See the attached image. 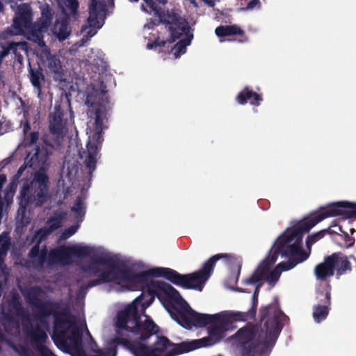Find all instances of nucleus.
Masks as SVG:
<instances>
[{
  "label": "nucleus",
  "instance_id": "nucleus-21",
  "mask_svg": "<svg viewBox=\"0 0 356 356\" xmlns=\"http://www.w3.org/2000/svg\"><path fill=\"white\" fill-rule=\"evenodd\" d=\"M330 286L325 291L317 293L316 300L318 303L313 307V318L316 323L325 320L328 316L331 305Z\"/></svg>",
  "mask_w": 356,
  "mask_h": 356
},
{
  "label": "nucleus",
  "instance_id": "nucleus-48",
  "mask_svg": "<svg viewBox=\"0 0 356 356\" xmlns=\"http://www.w3.org/2000/svg\"><path fill=\"white\" fill-rule=\"evenodd\" d=\"M343 239L344 241V246L346 248H351L355 244V238L348 235L347 232H343Z\"/></svg>",
  "mask_w": 356,
  "mask_h": 356
},
{
  "label": "nucleus",
  "instance_id": "nucleus-26",
  "mask_svg": "<svg viewBox=\"0 0 356 356\" xmlns=\"http://www.w3.org/2000/svg\"><path fill=\"white\" fill-rule=\"evenodd\" d=\"M334 258V271L336 270L337 276L339 277L346 272H350L352 270V265L349 261L346 255L343 254L341 252H334L328 257H333Z\"/></svg>",
  "mask_w": 356,
  "mask_h": 356
},
{
  "label": "nucleus",
  "instance_id": "nucleus-38",
  "mask_svg": "<svg viewBox=\"0 0 356 356\" xmlns=\"http://www.w3.org/2000/svg\"><path fill=\"white\" fill-rule=\"evenodd\" d=\"M330 229H322L318 232H316L312 235H309L306 239L307 248L310 250L312 245L316 242L323 238L327 233L330 232Z\"/></svg>",
  "mask_w": 356,
  "mask_h": 356
},
{
  "label": "nucleus",
  "instance_id": "nucleus-5",
  "mask_svg": "<svg viewBox=\"0 0 356 356\" xmlns=\"http://www.w3.org/2000/svg\"><path fill=\"white\" fill-rule=\"evenodd\" d=\"M221 259H225L229 265L231 273L229 277H239L242 267V261L231 254L219 253L211 257L205 261L202 267L191 273L180 274L175 270H163L166 280L172 284L186 289H194L202 291L206 282L211 277L216 262Z\"/></svg>",
  "mask_w": 356,
  "mask_h": 356
},
{
  "label": "nucleus",
  "instance_id": "nucleus-3",
  "mask_svg": "<svg viewBox=\"0 0 356 356\" xmlns=\"http://www.w3.org/2000/svg\"><path fill=\"white\" fill-rule=\"evenodd\" d=\"M53 145L47 140L40 147L35 145L33 153L29 152L24 163L19 167L15 175V179H19L27 167L38 170L32 180L23 184L20 191L19 204L24 209L33 204L40 207L47 200L49 177L47 170L49 166V156L53 152Z\"/></svg>",
  "mask_w": 356,
  "mask_h": 356
},
{
  "label": "nucleus",
  "instance_id": "nucleus-54",
  "mask_svg": "<svg viewBox=\"0 0 356 356\" xmlns=\"http://www.w3.org/2000/svg\"><path fill=\"white\" fill-rule=\"evenodd\" d=\"M6 181V176L4 174H0V190Z\"/></svg>",
  "mask_w": 356,
  "mask_h": 356
},
{
  "label": "nucleus",
  "instance_id": "nucleus-32",
  "mask_svg": "<svg viewBox=\"0 0 356 356\" xmlns=\"http://www.w3.org/2000/svg\"><path fill=\"white\" fill-rule=\"evenodd\" d=\"M216 35L219 38L232 35H242L244 31L236 25L219 26L215 29Z\"/></svg>",
  "mask_w": 356,
  "mask_h": 356
},
{
  "label": "nucleus",
  "instance_id": "nucleus-25",
  "mask_svg": "<svg viewBox=\"0 0 356 356\" xmlns=\"http://www.w3.org/2000/svg\"><path fill=\"white\" fill-rule=\"evenodd\" d=\"M262 101L261 95L251 90L249 86H245L236 97V102L241 105L249 102L252 106H258Z\"/></svg>",
  "mask_w": 356,
  "mask_h": 356
},
{
  "label": "nucleus",
  "instance_id": "nucleus-56",
  "mask_svg": "<svg viewBox=\"0 0 356 356\" xmlns=\"http://www.w3.org/2000/svg\"><path fill=\"white\" fill-rule=\"evenodd\" d=\"M154 42H156V47H165L167 43L166 41L160 40L159 38L156 39Z\"/></svg>",
  "mask_w": 356,
  "mask_h": 356
},
{
  "label": "nucleus",
  "instance_id": "nucleus-44",
  "mask_svg": "<svg viewBox=\"0 0 356 356\" xmlns=\"http://www.w3.org/2000/svg\"><path fill=\"white\" fill-rule=\"evenodd\" d=\"M10 44L13 47V53L17 55V51L19 50L28 52L29 49V44L27 42H10Z\"/></svg>",
  "mask_w": 356,
  "mask_h": 356
},
{
  "label": "nucleus",
  "instance_id": "nucleus-14",
  "mask_svg": "<svg viewBox=\"0 0 356 356\" xmlns=\"http://www.w3.org/2000/svg\"><path fill=\"white\" fill-rule=\"evenodd\" d=\"M213 321L209 324V336L193 341H196L195 343L197 348L212 346L220 341L225 337V332L231 327V321L229 316L216 314V318Z\"/></svg>",
  "mask_w": 356,
  "mask_h": 356
},
{
  "label": "nucleus",
  "instance_id": "nucleus-59",
  "mask_svg": "<svg viewBox=\"0 0 356 356\" xmlns=\"http://www.w3.org/2000/svg\"><path fill=\"white\" fill-rule=\"evenodd\" d=\"M15 57L17 58V60L19 61V62H21L23 60V56L22 54H20V53H19L18 51H17V55H15Z\"/></svg>",
  "mask_w": 356,
  "mask_h": 356
},
{
  "label": "nucleus",
  "instance_id": "nucleus-23",
  "mask_svg": "<svg viewBox=\"0 0 356 356\" xmlns=\"http://www.w3.org/2000/svg\"><path fill=\"white\" fill-rule=\"evenodd\" d=\"M48 249L46 245H43L40 248L38 245H33L28 253V257L34 269L40 271L44 265L47 264Z\"/></svg>",
  "mask_w": 356,
  "mask_h": 356
},
{
  "label": "nucleus",
  "instance_id": "nucleus-64",
  "mask_svg": "<svg viewBox=\"0 0 356 356\" xmlns=\"http://www.w3.org/2000/svg\"><path fill=\"white\" fill-rule=\"evenodd\" d=\"M237 291L239 292H248L247 291L243 289H237Z\"/></svg>",
  "mask_w": 356,
  "mask_h": 356
},
{
  "label": "nucleus",
  "instance_id": "nucleus-63",
  "mask_svg": "<svg viewBox=\"0 0 356 356\" xmlns=\"http://www.w3.org/2000/svg\"><path fill=\"white\" fill-rule=\"evenodd\" d=\"M141 9L145 11V12H147V10L146 9V8L145 7V6L143 4L141 5Z\"/></svg>",
  "mask_w": 356,
  "mask_h": 356
},
{
  "label": "nucleus",
  "instance_id": "nucleus-15",
  "mask_svg": "<svg viewBox=\"0 0 356 356\" xmlns=\"http://www.w3.org/2000/svg\"><path fill=\"white\" fill-rule=\"evenodd\" d=\"M124 269L110 268L109 270H104L100 268L99 266L95 265H88L84 268L86 272L90 273L92 275L96 277V279L90 280L86 284H82L80 286L79 291L83 292L90 288L99 285L104 283L115 282L118 280H124L122 277V271Z\"/></svg>",
  "mask_w": 356,
  "mask_h": 356
},
{
  "label": "nucleus",
  "instance_id": "nucleus-11",
  "mask_svg": "<svg viewBox=\"0 0 356 356\" xmlns=\"http://www.w3.org/2000/svg\"><path fill=\"white\" fill-rule=\"evenodd\" d=\"M184 305L179 307L172 306L169 309L171 317L181 326L186 329L193 327H203L209 325L214 318L216 314H200L193 310L186 302Z\"/></svg>",
  "mask_w": 356,
  "mask_h": 356
},
{
  "label": "nucleus",
  "instance_id": "nucleus-22",
  "mask_svg": "<svg viewBox=\"0 0 356 356\" xmlns=\"http://www.w3.org/2000/svg\"><path fill=\"white\" fill-rule=\"evenodd\" d=\"M67 120L64 118V112L60 105L54 106V112L49 114V133L59 139L64 136L67 131Z\"/></svg>",
  "mask_w": 356,
  "mask_h": 356
},
{
  "label": "nucleus",
  "instance_id": "nucleus-8",
  "mask_svg": "<svg viewBox=\"0 0 356 356\" xmlns=\"http://www.w3.org/2000/svg\"><path fill=\"white\" fill-rule=\"evenodd\" d=\"M195 342L175 343L165 336H157L156 341L150 347L139 341H133V343L138 348L141 356H177L197 349Z\"/></svg>",
  "mask_w": 356,
  "mask_h": 356
},
{
  "label": "nucleus",
  "instance_id": "nucleus-41",
  "mask_svg": "<svg viewBox=\"0 0 356 356\" xmlns=\"http://www.w3.org/2000/svg\"><path fill=\"white\" fill-rule=\"evenodd\" d=\"M41 292L38 286L32 287L28 293L29 302L34 307L42 300L39 298Z\"/></svg>",
  "mask_w": 356,
  "mask_h": 356
},
{
  "label": "nucleus",
  "instance_id": "nucleus-35",
  "mask_svg": "<svg viewBox=\"0 0 356 356\" xmlns=\"http://www.w3.org/2000/svg\"><path fill=\"white\" fill-rule=\"evenodd\" d=\"M163 292L166 295V296L175 301L177 303H179L181 301H184L182 297L181 296L179 291L174 288L171 284L165 282L163 284Z\"/></svg>",
  "mask_w": 356,
  "mask_h": 356
},
{
  "label": "nucleus",
  "instance_id": "nucleus-47",
  "mask_svg": "<svg viewBox=\"0 0 356 356\" xmlns=\"http://www.w3.org/2000/svg\"><path fill=\"white\" fill-rule=\"evenodd\" d=\"M83 203L80 197H78L74 207H72V211L76 213L78 215H81V213L84 214L83 212Z\"/></svg>",
  "mask_w": 356,
  "mask_h": 356
},
{
  "label": "nucleus",
  "instance_id": "nucleus-2",
  "mask_svg": "<svg viewBox=\"0 0 356 356\" xmlns=\"http://www.w3.org/2000/svg\"><path fill=\"white\" fill-rule=\"evenodd\" d=\"M259 323H248L235 334L241 356L268 355L289 318L280 308L277 297L259 310Z\"/></svg>",
  "mask_w": 356,
  "mask_h": 356
},
{
  "label": "nucleus",
  "instance_id": "nucleus-39",
  "mask_svg": "<svg viewBox=\"0 0 356 356\" xmlns=\"http://www.w3.org/2000/svg\"><path fill=\"white\" fill-rule=\"evenodd\" d=\"M256 287L254 289L252 298V307L250 308V316L251 317H255L257 313V308L258 305V297L260 291V288L262 286V282H259L255 283Z\"/></svg>",
  "mask_w": 356,
  "mask_h": 356
},
{
  "label": "nucleus",
  "instance_id": "nucleus-16",
  "mask_svg": "<svg viewBox=\"0 0 356 356\" xmlns=\"http://www.w3.org/2000/svg\"><path fill=\"white\" fill-rule=\"evenodd\" d=\"M106 6L104 0H91L88 6L89 16L87 19V24L83 26L82 31H85L88 28L87 35L92 37L96 33L93 29H99L104 23Z\"/></svg>",
  "mask_w": 356,
  "mask_h": 356
},
{
  "label": "nucleus",
  "instance_id": "nucleus-49",
  "mask_svg": "<svg viewBox=\"0 0 356 356\" xmlns=\"http://www.w3.org/2000/svg\"><path fill=\"white\" fill-rule=\"evenodd\" d=\"M261 2L259 0H251L248 2L245 7V10H252L256 6H260Z\"/></svg>",
  "mask_w": 356,
  "mask_h": 356
},
{
  "label": "nucleus",
  "instance_id": "nucleus-18",
  "mask_svg": "<svg viewBox=\"0 0 356 356\" xmlns=\"http://www.w3.org/2000/svg\"><path fill=\"white\" fill-rule=\"evenodd\" d=\"M144 321L140 318L137 321V325L133 328L131 334L135 338L132 341H145L152 336L159 332V327L154 322L150 316L145 315ZM129 340V339H128Z\"/></svg>",
  "mask_w": 356,
  "mask_h": 356
},
{
  "label": "nucleus",
  "instance_id": "nucleus-7",
  "mask_svg": "<svg viewBox=\"0 0 356 356\" xmlns=\"http://www.w3.org/2000/svg\"><path fill=\"white\" fill-rule=\"evenodd\" d=\"M163 270H171V268L156 267L141 273H134L129 269H124L122 272V278L124 280L130 283H134L137 284L138 286L141 287L143 291H147L149 299L146 301H144V299H143L145 308L149 307L154 302L157 291L160 290L162 291L163 289V284H165V282L154 280L152 278V277H164L166 279V277L163 275L165 271ZM142 293L145 295L144 292ZM143 298H145V297Z\"/></svg>",
  "mask_w": 356,
  "mask_h": 356
},
{
  "label": "nucleus",
  "instance_id": "nucleus-19",
  "mask_svg": "<svg viewBox=\"0 0 356 356\" xmlns=\"http://www.w3.org/2000/svg\"><path fill=\"white\" fill-rule=\"evenodd\" d=\"M33 11L30 4L22 3L19 5L15 10V15L13 19V27L18 33L24 31H31L32 34L33 27Z\"/></svg>",
  "mask_w": 356,
  "mask_h": 356
},
{
  "label": "nucleus",
  "instance_id": "nucleus-60",
  "mask_svg": "<svg viewBox=\"0 0 356 356\" xmlns=\"http://www.w3.org/2000/svg\"><path fill=\"white\" fill-rule=\"evenodd\" d=\"M209 6H213L214 5V0H202Z\"/></svg>",
  "mask_w": 356,
  "mask_h": 356
},
{
  "label": "nucleus",
  "instance_id": "nucleus-12",
  "mask_svg": "<svg viewBox=\"0 0 356 356\" xmlns=\"http://www.w3.org/2000/svg\"><path fill=\"white\" fill-rule=\"evenodd\" d=\"M145 296V295L141 293L131 304L126 305L118 312L115 321L117 336L115 339L118 337L124 338L122 331L126 330L131 333L133 328L137 325V321L141 317L138 305L140 304L143 307H145V304L143 302Z\"/></svg>",
  "mask_w": 356,
  "mask_h": 356
},
{
  "label": "nucleus",
  "instance_id": "nucleus-33",
  "mask_svg": "<svg viewBox=\"0 0 356 356\" xmlns=\"http://www.w3.org/2000/svg\"><path fill=\"white\" fill-rule=\"evenodd\" d=\"M30 81L35 88L37 89L38 95L42 92V81H44V76L40 68H29Z\"/></svg>",
  "mask_w": 356,
  "mask_h": 356
},
{
  "label": "nucleus",
  "instance_id": "nucleus-61",
  "mask_svg": "<svg viewBox=\"0 0 356 356\" xmlns=\"http://www.w3.org/2000/svg\"><path fill=\"white\" fill-rule=\"evenodd\" d=\"M156 1L162 5H165L168 2V0H156Z\"/></svg>",
  "mask_w": 356,
  "mask_h": 356
},
{
  "label": "nucleus",
  "instance_id": "nucleus-27",
  "mask_svg": "<svg viewBox=\"0 0 356 356\" xmlns=\"http://www.w3.org/2000/svg\"><path fill=\"white\" fill-rule=\"evenodd\" d=\"M47 67L49 73L56 81H65V74L60 60L56 56H50L47 59Z\"/></svg>",
  "mask_w": 356,
  "mask_h": 356
},
{
  "label": "nucleus",
  "instance_id": "nucleus-20",
  "mask_svg": "<svg viewBox=\"0 0 356 356\" xmlns=\"http://www.w3.org/2000/svg\"><path fill=\"white\" fill-rule=\"evenodd\" d=\"M41 17L33 24L32 27V36L35 41H42L43 33L46 32L51 25L54 13L48 3L40 7Z\"/></svg>",
  "mask_w": 356,
  "mask_h": 356
},
{
  "label": "nucleus",
  "instance_id": "nucleus-50",
  "mask_svg": "<svg viewBox=\"0 0 356 356\" xmlns=\"http://www.w3.org/2000/svg\"><path fill=\"white\" fill-rule=\"evenodd\" d=\"M39 134L37 131L31 132L29 135L30 140L29 145L35 144L38 140Z\"/></svg>",
  "mask_w": 356,
  "mask_h": 356
},
{
  "label": "nucleus",
  "instance_id": "nucleus-43",
  "mask_svg": "<svg viewBox=\"0 0 356 356\" xmlns=\"http://www.w3.org/2000/svg\"><path fill=\"white\" fill-rule=\"evenodd\" d=\"M10 237L7 232H3L0 234V250L8 252L10 246Z\"/></svg>",
  "mask_w": 356,
  "mask_h": 356
},
{
  "label": "nucleus",
  "instance_id": "nucleus-1",
  "mask_svg": "<svg viewBox=\"0 0 356 356\" xmlns=\"http://www.w3.org/2000/svg\"><path fill=\"white\" fill-rule=\"evenodd\" d=\"M341 216L344 218H356V203L343 201L327 204L314 216L305 218L291 228H288L275 242V250L271 248L269 255L254 270L248 278L243 280L245 284H254L261 282L264 277L269 284L274 285L279 280L281 272L294 268L305 261L309 254L302 248V238L318 222L329 217Z\"/></svg>",
  "mask_w": 356,
  "mask_h": 356
},
{
  "label": "nucleus",
  "instance_id": "nucleus-53",
  "mask_svg": "<svg viewBox=\"0 0 356 356\" xmlns=\"http://www.w3.org/2000/svg\"><path fill=\"white\" fill-rule=\"evenodd\" d=\"M31 130V125L28 121L25 122L23 127V131L24 134H26Z\"/></svg>",
  "mask_w": 356,
  "mask_h": 356
},
{
  "label": "nucleus",
  "instance_id": "nucleus-51",
  "mask_svg": "<svg viewBox=\"0 0 356 356\" xmlns=\"http://www.w3.org/2000/svg\"><path fill=\"white\" fill-rule=\"evenodd\" d=\"M76 231V228L74 226H71L65 230V233L69 236L73 235Z\"/></svg>",
  "mask_w": 356,
  "mask_h": 356
},
{
  "label": "nucleus",
  "instance_id": "nucleus-34",
  "mask_svg": "<svg viewBox=\"0 0 356 356\" xmlns=\"http://www.w3.org/2000/svg\"><path fill=\"white\" fill-rule=\"evenodd\" d=\"M66 9L63 10L66 17L76 20L79 17L78 9L79 3L78 0H65L64 1Z\"/></svg>",
  "mask_w": 356,
  "mask_h": 356
},
{
  "label": "nucleus",
  "instance_id": "nucleus-13",
  "mask_svg": "<svg viewBox=\"0 0 356 356\" xmlns=\"http://www.w3.org/2000/svg\"><path fill=\"white\" fill-rule=\"evenodd\" d=\"M92 248L88 245H60L49 250L47 266L67 265L71 263L72 257L85 258L90 256Z\"/></svg>",
  "mask_w": 356,
  "mask_h": 356
},
{
  "label": "nucleus",
  "instance_id": "nucleus-17",
  "mask_svg": "<svg viewBox=\"0 0 356 356\" xmlns=\"http://www.w3.org/2000/svg\"><path fill=\"white\" fill-rule=\"evenodd\" d=\"M103 130H95L92 136V140L87 143L88 156L84 161L85 165L88 170V177L90 179L93 172L96 170L97 156L99 149L104 140L102 136Z\"/></svg>",
  "mask_w": 356,
  "mask_h": 356
},
{
  "label": "nucleus",
  "instance_id": "nucleus-55",
  "mask_svg": "<svg viewBox=\"0 0 356 356\" xmlns=\"http://www.w3.org/2000/svg\"><path fill=\"white\" fill-rule=\"evenodd\" d=\"M20 349H21L20 354L22 356H27L29 355V350L26 347L21 346Z\"/></svg>",
  "mask_w": 356,
  "mask_h": 356
},
{
  "label": "nucleus",
  "instance_id": "nucleus-36",
  "mask_svg": "<svg viewBox=\"0 0 356 356\" xmlns=\"http://www.w3.org/2000/svg\"><path fill=\"white\" fill-rule=\"evenodd\" d=\"M114 341L118 345L124 346L126 349L129 350L135 356H141L139 354L138 348L134 346L132 341L128 339V338H123L121 337H117L114 339Z\"/></svg>",
  "mask_w": 356,
  "mask_h": 356
},
{
  "label": "nucleus",
  "instance_id": "nucleus-30",
  "mask_svg": "<svg viewBox=\"0 0 356 356\" xmlns=\"http://www.w3.org/2000/svg\"><path fill=\"white\" fill-rule=\"evenodd\" d=\"M68 17L63 18L60 22L56 21L54 26V33L60 41L66 40L70 34Z\"/></svg>",
  "mask_w": 356,
  "mask_h": 356
},
{
  "label": "nucleus",
  "instance_id": "nucleus-28",
  "mask_svg": "<svg viewBox=\"0 0 356 356\" xmlns=\"http://www.w3.org/2000/svg\"><path fill=\"white\" fill-rule=\"evenodd\" d=\"M146 4L149 7L152 11L154 12V15L159 17L160 22L162 24L167 23V21H170L171 16L173 15H179L175 10H165L160 6H157L154 0H143Z\"/></svg>",
  "mask_w": 356,
  "mask_h": 356
},
{
  "label": "nucleus",
  "instance_id": "nucleus-31",
  "mask_svg": "<svg viewBox=\"0 0 356 356\" xmlns=\"http://www.w3.org/2000/svg\"><path fill=\"white\" fill-rule=\"evenodd\" d=\"M92 111H90L88 115H90V118H92V115H94L93 118L95 120L94 125L95 130H103V116L104 114V106L99 104L98 105H94L91 104Z\"/></svg>",
  "mask_w": 356,
  "mask_h": 356
},
{
  "label": "nucleus",
  "instance_id": "nucleus-4",
  "mask_svg": "<svg viewBox=\"0 0 356 356\" xmlns=\"http://www.w3.org/2000/svg\"><path fill=\"white\" fill-rule=\"evenodd\" d=\"M38 310V320L44 323V319L53 316L51 339L60 350L70 353L80 349L82 332L76 323L69 318L71 314L68 309L60 308L59 304L50 300H41L35 307Z\"/></svg>",
  "mask_w": 356,
  "mask_h": 356
},
{
  "label": "nucleus",
  "instance_id": "nucleus-58",
  "mask_svg": "<svg viewBox=\"0 0 356 356\" xmlns=\"http://www.w3.org/2000/svg\"><path fill=\"white\" fill-rule=\"evenodd\" d=\"M11 162V158H6L3 160L2 163L3 164V166H6V165L9 164Z\"/></svg>",
  "mask_w": 356,
  "mask_h": 356
},
{
  "label": "nucleus",
  "instance_id": "nucleus-57",
  "mask_svg": "<svg viewBox=\"0 0 356 356\" xmlns=\"http://www.w3.org/2000/svg\"><path fill=\"white\" fill-rule=\"evenodd\" d=\"M147 47L149 49H152L156 47V42L154 41L153 42L148 43L147 44Z\"/></svg>",
  "mask_w": 356,
  "mask_h": 356
},
{
  "label": "nucleus",
  "instance_id": "nucleus-42",
  "mask_svg": "<svg viewBox=\"0 0 356 356\" xmlns=\"http://www.w3.org/2000/svg\"><path fill=\"white\" fill-rule=\"evenodd\" d=\"M48 235H49V234L46 230V229H39L32 236L31 243H34V245H38V246L40 247L41 243L47 238Z\"/></svg>",
  "mask_w": 356,
  "mask_h": 356
},
{
  "label": "nucleus",
  "instance_id": "nucleus-45",
  "mask_svg": "<svg viewBox=\"0 0 356 356\" xmlns=\"http://www.w3.org/2000/svg\"><path fill=\"white\" fill-rule=\"evenodd\" d=\"M48 227L46 230L50 234L52 232L58 229L61 226L60 219L58 218H51L47 221Z\"/></svg>",
  "mask_w": 356,
  "mask_h": 356
},
{
  "label": "nucleus",
  "instance_id": "nucleus-46",
  "mask_svg": "<svg viewBox=\"0 0 356 356\" xmlns=\"http://www.w3.org/2000/svg\"><path fill=\"white\" fill-rule=\"evenodd\" d=\"M2 50L0 51V65L4 58H6L10 52H13V47L10 42H7L6 45L1 44Z\"/></svg>",
  "mask_w": 356,
  "mask_h": 356
},
{
  "label": "nucleus",
  "instance_id": "nucleus-62",
  "mask_svg": "<svg viewBox=\"0 0 356 356\" xmlns=\"http://www.w3.org/2000/svg\"><path fill=\"white\" fill-rule=\"evenodd\" d=\"M3 5L2 2L0 1V12H3Z\"/></svg>",
  "mask_w": 356,
  "mask_h": 356
},
{
  "label": "nucleus",
  "instance_id": "nucleus-6",
  "mask_svg": "<svg viewBox=\"0 0 356 356\" xmlns=\"http://www.w3.org/2000/svg\"><path fill=\"white\" fill-rule=\"evenodd\" d=\"M221 259H225L229 265L231 273L229 277H239L242 267V261L231 254L219 253L211 257L205 261L202 267L191 273L180 274L175 270H163L166 280L172 284L186 289H194L202 291L206 282L211 277L216 262Z\"/></svg>",
  "mask_w": 356,
  "mask_h": 356
},
{
  "label": "nucleus",
  "instance_id": "nucleus-10",
  "mask_svg": "<svg viewBox=\"0 0 356 356\" xmlns=\"http://www.w3.org/2000/svg\"><path fill=\"white\" fill-rule=\"evenodd\" d=\"M170 21H167L165 24H169V31L170 33V42H174L181 35H185L186 38L180 40L177 42L172 51L176 58L186 51V47L190 45L193 38V34L191 32V28L186 19L181 17L180 15H173Z\"/></svg>",
  "mask_w": 356,
  "mask_h": 356
},
{
  "label": "nucleus",
  "instance_id": "nucleus-29",
  "mask_svg": "<svg viewBox=\"0 0 356 356\" xmlns=\"http://www.w3.org/2000/svg\"><path fill=\"white\" fill-rule=\"evenodd\" d=\"M92 250L93 251L90 256L92 258V262L89 265H95V266H105L109 268L113 269H116L118 268V261L113 257L108 255H92V253L94 252V249L92 248Z\"/></svg>",
  "mask_w": 356,
  "mask_h": 356
},
{
  "label": "nucleus",
  "instance_id": "nucleus-52",
  "mask_svg": "<svg viewBox=\"0 0 356 356\" xmlns=\"http://www.w3.org/2000/svg\"><path fill=\"white\" fill-rule=\"evenodd\" d=\"M6 255H7L6 252L0 250V267H1V266L3 265V264L4 262V259Z\"/></svg>",
  "mask_w": 356,
  "mask_h": 356
},
{
  "label": "nucleus",
  "instance_id": "nucleus-40",
  "mask_svg": "<svg viewBox=\"0 0 356 356\" xmlns=\"http://www.w3.org/2000/svg\"><path fill=\"white\" fill-rule=\"evenodd\" d=\"M222 316H229L230 317L231 325H232L234 321H245L248 318H254V317H251L250 316V309L247 312H234L227 315H221Z\"/></svg>",
  "mask_w": 356,
  "mask_h": 356
},
{
  "label": "nucleus",
  "instance_id": "nucleus-9",
  "mask_svg": "<svg viewBox=\"0 0 356 356\" xmlns=\"http://www.w3.org/2000/svg\"><path fill=\"white\" fill-rule=\"evenodd\" d=\"M10 309H13L17 316L22 317V327L31 340L32 346L41 356H56L44 343L48 337L40 325L34 328L28 316H24V309L19 302V297L14 296L8 303Z\"/></svg>",
  "mask_w": 356,
  "mask_h": 356
},
{
  "label": "nucleus",
  "instance_id": "nucleus-37",
  "mask_svg": "<svg viewBox=\"0 0 356 356\" xmlns=\"http://www.w3.org/2000/svg\"><path fill=\"white\" fill-rule=\"evenodd\" d=\"M3 320L5 323H3V326L7 330V324L11 325L15 327L16 329L19 328V323L18 321L15 318V315L14 312L12 309H8L6 312L2 313Z\"/></svg>",
  "mask_w": 356,
  "mask_h": 356
},
{
  "label": "nucleus",
  "instance_id": "nucleus-24",
  "mask_svg": "<svg viewBox=\"0 0 356 356\" xmlns=\"http://www.w3.org/2000/svg\"><path fill=\"white\" fill-rule=\"evenodd\" d=\"M334 256L325 257L323 262L317 264L314 268V275L317 280L325 281L334 275Z\"/></svg>",
  "mask_w": 356,
  "mask_h": 356
}]
</instances>
